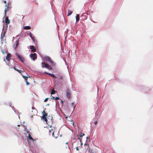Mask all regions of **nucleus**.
I'll use <instances>...</instances> for the list:
<instances>
[{
    "mask_svg": "<svg viewBox=\"0 0 153 153\" xmlns=\"http://www.w3.org/2000/svg\"><path fill=\"white\" fill-rule=\"evenodd\" d=\"M42 67L46 68L47 69H50V70H52V68L47 63L44 62H42Z\"/></svg>",
    "mask_w": 153,
    "mask_h": 153,
    "instance_id": "nucleus-1",
    "label": "nucleus"
},
{
    "mask_svg": "<svg viewBox=\"0 0 153 153\" xmlns=\"http://www.w3.org/2000/svg\"><path fill=\"white\" fill-rule=\"evenodd\" d=\"M42 113L43 114L42 118L43 119V121H45V122L47 123V117L48 116L47 114L44 111L42 112Z\"/></svg>",
    "mask_w": 153,
    "mask_h": 153,
    "instance_id": "nucleus-2",
    "label": "nucleus"
},
{
    "mask_svg": "<svg viewBox=\"0 0 153 153\" xmlns=\"http://www.w3.org/2000/svg\"><path fill=\"white\" fill-rule=\"evenodd\" d=\"M66 96L69 99L70 98L71 95V91L68 88L66 89Z\"/></svg>",
    "mask_w": 153,
    "mask_h": 153,
    "instance_id": "nucleus-3",
    "label": "nucleus"
},
{
    "mask_svg": "<svg viewBox=\"0 0 153 153\" xmlns=\"http://www.w3.org/2000/svg\"><path fill=\"white\" fill-rule=\"evenodd\" d=\"M36 56V53H31L30 55V57L31 58L32 60L34 61L37 58Z\"/></svg>",
    "mask_w": 153,
    "mask_h": 153,
    "instance_id": "nucleus-4",
    "label": "nucleus"
},
{
    "mask_svg": "<svg viewBox=\"0 0 153 153\" xmlns=\"http://www.w3.org/2000/svg\"><path fill=\"white\" fill-rule=\"evenodd\" d=\"M5 22L6 23V27H7V24L10 23V21L7 16L5 17Z\"/></svg>",
    "mask_w": 153,
    "mask_h": 153,
    "instance_id": "nucleus-5",
    "label": "nucleus"
},
{
    "mask_svg": "<svg viewBox=\"0 0 153 153\" xmlns=\"http://www.w3.org/2000/svg\"><path fill=\"white\" fill-rule=\"evenodd\" d=\"M16 43V46L14 47V48L15 50H16L17 47H18L19 44V39H17L15 42Z\"/></svg>",
    "mask_w": 153,
    "mask_h": 153,
    "instance_id": "nucleus-6",
    "label": "nucleus"
},
{
    "mask_svg": "<svg viewBox=\"0 0 153 153\" xmlns=\"http://www.w3.org/2000/svg\"><path fill=\"white\" fill-rule=\"evenodd\" d=\"M30 49L31 50V52H34L36 51V49L33 45L30 46Z\"/></svg>",
    "mask_w": 153,
    "mask_h": 153,
    "instance_id": "nucleus-7",
    "label": "nucleus"
},
{
    "mask_svg": "<svg viewBox=\"0 0 153 153\" xmlns=\"http://www.w3.org/2000/svg\"><path fill=\"white\" fill-rule=\"evenodd\" d=\"M44 58L45 60H46V61H48L49 62L50 61V60H51L50 58L48 56H45Z\"/></svg>",
    "mask_w": 153,
    "mask_h": 153,
    "instance_id": "nucleus-8",
    "label": "nucleus"
},
{
    "mask_svg": "<svg viewBox=\"0 0 153 153\" xmlns=\"http://www.w3.org/2000/svg\"><path fill=\"white\" fill-rule=\"evenodd\" d=\"M76 22H78L79 20V14H76Z\"/></svg>",
    "mask_w": 153,
    "mask_h": 153,
    "instance_id": "nucleus-9",
    "label": "nucleus"
},
{
    "mask_svg": "<svg viewBox=\"0 0 153 153\" xmlns=\"http://www.w3.org/2000/svg\"><path fill=\"white\" fill-rule=\"evenodd\" d=\"M31 29V27L29 26H26L24 27V29L25 30H30Z\"/></svg>",
    "mask_w": 153,
    "mask_h": 153,
    "instance_id": "nucleus-10",
    "label": "nucleus"
},
{
    "mask_svg": "<svg viewBox=\"0 0 153 153\" xmlns=\"http://www.w3.org/2000/svg\"><path fill=\"white\" fill-rule=\"evenodd\" d=\"M10 56L9 55V54H7V56H6V59L7 61H10Z\"/></svg>",
    "mask_w": 153,
    "mask_h": 153,
    "instance_id": "nucleus-11",
    "label": "nucleus"
},
{
    "mask_svg": "<svg viewBox=\"0 0 153 153\" xmlns=\"http://www.w3.org/2000/svg\"><path fill=\"white\" fill-rule=\"evenodd\" d=\"M28 35H29V36H30L31 39H33L34 38V37L32 36L31 33L29 31L28 32Z\"/></svg>",
    "mask_w": 153,
    "mask_h": 153,
    "instance_id": "nucleus-12",
    "label": "nucleus"
},
{
    "mask_svg": "<svg viewBox=\"0 0 153 153\" xmlns=\"http://www.w3.org/2000/svg\"><path fill=\"white\" fill-rule=\"evenodd\" d=\"M8 4H9V3H8L7 4V5H5V6L6 7H7V8H6L5 10H4V14H5V15H6V11H8V10L7 9L8 8Z\"/></svg>",
    "mask_w": 153,
    "mask_h": 153,
    "instance_id": "nucleus-13",
    "label": "nucleus"
},
{
    "mask_svg": "<svg viewBox=\"0 0 153 153\" xmlns=\"http://www.w3.org/2000/svg\"><path fill=\"white\" fill-rule=\"evenodd\" d=\"M72 13V11L68 10V16H69L70 15H71Z\"/></svg>",
    "mask_w": 153,
    "mask_h": 153,
    "instance_id": "nucleus-14",
    "label": "nucleus"
},
{
    "mask_svg": "<svg viewBox=\"0 0 153 153\" xmlns=\"http://www.w3.org/2000/svg\"><path fill=\"white\" fill-rule=\"evenodd\" d=\"M56 91L54 90V89H53L51 91V94H54L55 93Z\"/></svg>",
    "mask_w": 153,
    "mask_h": 153,
    "instance_id": "nucleus-15",
    "label": "nucleus"
},
{
    "mask_svg": "<svg viewBox=\"0 0 153 153\" xmlns=\"http://www.w3.org/2000/svg\"><path fill=\"white\" fill-rule=\"evenodd\" d=\"M23 77L25 79V80H27V78L28 77H29V76H25L24 75H22Z\"/></svg>",
    "mask_w": 153,
    "mask_h": 153,
    "instance_id": "nucleus-16",
    "label": "nucleus"
},
{
    "mask_svg": "<svg viewBox=\"0 0 153 153\" xmlns=\"http://www.w3.org/2000/svg\"><path fill=\"white\" fill-rule=\"evenodd\" d=\"M80 133H81L80 135H77V136H79V137H82L83 136L85 135V134L84 133L82 134V132H81Z\"/></svg>",
    "mask_w": 153,
    "mask_h": 153,
    "instance_id": "nucleus-17",
    "label": "nucleus"
},
{
    "mask_svg": "<svg viewBox=\"0 0 153 153\" xmlns=\"http://www.w3.org/2000/svg\"><path fill=\"white\" fill-rule=\"evenodd\" d=\"M49 62H50L51 65H52V66H54L55 65V64L53 63V62L51 61V60Z\"/></svg>",
    "mask_w": 153,
    "mask_h": 153,
    "instance_id": "nucleus-18",
    "label": "nucleus"
},
{
    "mask_svg": "<svg viewBox=\"0 0 153 153\" xmlns=\"http://www.w3.org/2000/svg\"><path fill=\"white\" fill-rule=\"evenodd\" d=\"M28 138L31 140H32L33 141V138L31 136L30 134H29L28 136Z\"/></svg>",
    "mask_w": 153,
    "mask_h": 153,
    "instance_id": "nucleus-19",
    "label": "nucleus"
},
{
    "mask_svg": "<svg viewBox=\"0 0 153 153\" xmlns=\"http://www.w3.org/2000/svg\"><path fill=\"white\" fill-rule=\"evenodd\" d=\"M16 56H17V57L19 58V59H20V58L21 57L17 53H16Z\"/></svg>",
    "mask_w": 153,
    "mask_h": 153,
    "instance_id": "nucleus-20",
    "label": "nucleus"
},
{
    "mask_svg": "<svg viewBox=\"0 0 153 153\" xmlns=\"http://www.w3.org/2000/svg\"><path fill=\"white\" fill-rule=\"evenodd\" d=\"M44 74H48L50 76H51V75H52V74H51V73H48V72H45L44 73Z\"/></svg>",
    "mask_w": 153,
    "mask_h": 153,
    "instance_id": "nucleus-21",
    "label": "nucleus"
},
{
    "mask_svg": "<svg viewBox=\"0 0 153 153\" xmlns=\"http://www.w3.org/2000/svg\"><path fill=\"white\" fill-rule=\"evenodd\" d=\"M19 59L20 60V61L22 62H24V58H23L22 59V58L21 57L20 58V59Z\"/></svg>",
    "mask_w": 153,
    "mask_h": 153,
    "instance_id": "nucleus-22",
    "label": "nucleus"
},
{
    "mask_svg": "<svg viewBox=\"0 0 153 153\" xmlns=\"http://www.w3.org/2000/svg\"><path fill=\"white\" fill-rule=\"evenodd\" d=\"M19 59L20 60V61L22 62H24V58H23L22 59V58L21 57L20 58V59Z\"/></svg>",
    "mask_w": 153,
    "mask_h": 153,
    "instance_id": "nucleus-23",
    "label": "nucleus"
},
{
    "mask_svg": "<svg viewBox=\"0 0 153 153\" xmlns=\"http://www.w3.org/2000/svg\"><path fill=\"white\" fill-rule=\"evenodd\" d=\"M48 119H50L51 120H52V119H53V117L52 116H48Z\"/></svg>",
    "mask_w": 153,
    "mask_h": 153,
    "instance_id": "nucleus-24",
    "label": "nucleus"
},
{
    "mask_svg": "<svg viewBox=\"0 0 153 153\" xmlns=\"http://www.w3.org/2000/svg\"><path fill=\"white\" fill-rule=\"evenodd\" d=\"M51 76L53 77V78H56V75H54V74H52V75H51Z\"/></svg>",
    "mask_w": 153,
    "mask_h": 153,
    "instance_id": "nucleus-25",
    "label": "nucleus"
},
{
    "mask_svg": "<svg viewBox=\"0 0 153 153\" xmlns=\"http://www.w3.org/2000/svg\"><path fill=\"white\" fill-rule=\"evenodd\" d=\"M63 79V76H60L58 77L59 79H60L61 80H62Z\"/></svg>",
    "mask_w": 153,
    "mask_h": 153,
    "instance_id": "nucleus-26",
    "label": "nucleus"
},
{
    "mask_svg": "<svg viewBox=\"0 0 153 153\" xmlns=\"http://www.w3.org/2000/svg\"><path fill=\"white\" fill-rule=\"evenodd\" d=\"M78 137V139L79 140V141L80 142H82L81 141V139L80 138V137H79V136H77Z\"/></svg>",
    "mask_w": 153,
    "mask_h": 153,
    "instance_id": "nucleus-27",
    "label": "nucleus"
},
{
    "mask_svg": "<svg viewBox=\"0 0 153 153\" xmlns=\"http://www.w3.org/2000/svg\"><path fill=\"white\" fill-rule=\"evenodd\" d=\"M59 98L58 97H56L55 98V100H59Z\"/></svg>",
    "mask_w": 153,
    "mask_h": 153,
    "instance_id": "nucleus-28",
    "label": "nucleus"
},
{
    "mask_svg": "<svg viewBox=\"0 0 153 153\" xmlns=\"http://www.w3.org/2000/svg\"><path fill=\"white\" fill-rule=\"evenodd\" d=\"M48 98H46V99L45 100H44V102H47V101H48Z\"/></svg>",
    "mask_w": 153,
    "mask_h": 153,
    "instance_id": "nucleus-29",
    "label": "nucleus"
},
{
    "mask_svg": "<svg viewBox=\"0 0 153 153\" xmlns=\"http://www.w3.org/2000/svg\"><path fill=\"white\" fill-rule=\"evenodd\" d=\"M26 84L27 85H29V84H30L29 82H27V80H26Z\"/></svg>",
    "mask_w": 153,
    "mask_h": 153,
    "instance_id": "nucleus-30",
    "label": "nucleus"
},
{
    "mask_svg": "<svg viewBox=\"0 0 153 153\" xmlns=\"http://www.w3.org/2000/svg\"><path fill=\"white\" fill-rule=\"evenodd\" d=\"M32 109L33 110H35L36 111H37L36 110L35 108L34 107H32Z\"/></svg>",
    "mask_w": 153,
    "mask_h": 153,
    "instance_id": "nucleus-31",
    "label": "nucleus"
},
{
    "mask_svg": "<svg viewBox=\"0 0 153 153\" xmlns=\"http://www.w3.org/2000/svg\"><path fill=\"white\" fill-rule=\"evenodd\" d=\"M13 110L15 112H16V111L15 110L16 109L14 107H12Z\"/></svg>",
    "mask_w": 153,
    "mask_h": 153,
    "instance_id": "nucleus-32",
    "label": "nucleus"
},
{
    "mask_svg": "<svg viewBox=\"0 0 153 153\" xmlns=\"http://www.w3.org/2000/svg\"><path fill=\"white\" fill-rule=\"evenodd\" d=\"M51 97H52V98H51V99H52L55 100V97H53V96H52V95H51Z\"/></svg>",
    "mask_w": 153,
    "mask_h": 153,
    "instance_id": "nucleus-33",
    "label": "nucleus"
},
{
    "mask_svg": "<svg viewBox=\"0 0 153 153\" xmlns=\"http://www.w3.org/2000/svg\"><path fill=\"white\" fill-rule=\"evenodd\" d=\"M6 33V31H4L3 32V33H4V34L3 35V36H5V34Z\"/></svg>",
    "mask_w": 153,
    "mask_h": 153,
    "instance_id": "nucleus-34",
    "label": "nucleus"
},
{
    "mask_svg": "<svg viewBox=\"0 0 153 153\" xmlns=\"http://www.w3.org/2000/svg\"><path fill=\"white\" fill-rule=\"evenodd\" d=\"M80 142V146H81V148H82V145L83 143H82V142Z\"/></svg>",
    "mask_w": 153,
    "mask_h": 153,
    "instance_id": "nucleus-35",
    "label": "nucleus"
},
{
    "mask_svg": "<svg viewBox=\"0 0 153 153\" xmlns=\"http://www.w3.org/2000/svg\"><path fill=\"white\" fill-rule=\"evenodd\" d=\"M15 113L17 114H19V112L18 111H16V112Z\"/></svg>",
    "mask_w": 153,
    "mask_h": 153,
    "instance_id": "nucleus-36",
    "label": "nucleus"
},
{
    "mask_svg": "<svg viewBox=\"0 0 153 153\" xmlns=\"http://www.w3.org/2000/svg\"><path fill=\"white\" fill-rule=\"evenodd\" d=\"M76 150L77 151L79 150V149L78 146H76Z\"/></svg>",
    "mask_w": 153,
    "mask_h": 153,
    "instance_id": "nucleus-37",
    "label": "nucleus"
},
{
    "mask_svg": "<svg viewBox=\"0 0 153 153\" xmlns=\"http://www.w3.org/2000/svg\"><path fill=\"white\" fill-rule=\"evenodd\" d=\"M97 123V121H95V122H94V124H95V125H96Z\"/></svg>",
    "mask_w": 153,
    "mask_h": 153,
    "instance_id": "nucleus-38",
    "label": "nucleus"
},
{
    "mask_svg": "<svg viewBox=\"0 0 153 153\" xmlns=\"http://www.w3.org/2000/svg\"><path fill=\"white\" fill-rule=\"evenodd\" d=\"M53 130V129H52L51 130H49V134H50V133H51V131Z\"/></svg>",
    "mask_w": 153,
    "mask_h": 153,
    "instance_id": "nucleus-39",
    "label": "nucleus"
},
{
    "mask_svg": "<svg viewBox=\"0 0 153 153\" xmlns=\"http://www.w3.org/2000/svg\"><path fill=\"white\" fill-rule=\"evenodd\" d=\"M52 136L54 137V132H52Z\"/></svg>",
    "mask_w": 153,
    "mask_h": 153,
    "instance_id": "nucleus-40",
    "label": "nucleus"
},
{
    "mask_svg": "<svg viewBox=\"0 0 153 153\" xmlns=\"http://www.w3.org/2000/svg\"><path fill=\"white\" fill-rule=\"evenodd\" d=\"M61 102L62 103V104H63V102H63V100H61Z\"/></svg>",
    "mask_w": 153,
    "mask_h": 153,
    "instance_id": "nucleus-41",
    "label": "nucleus"
},
{
    "mask_svg": "<svg viewBox=\"0 0 153 153\" xmlns=\"http://www.w3.org/2000/svg\"><path fill=\"white\" fill-rule=\"evenodd\" d=\"M74 124H75V123H74H74H72V125H73V126H74Z\"/></svg>",
    "mask_w": 153,
    "mask_h": 153,
    "instance_id": "nucleus-42",
    "label": "nucleus"
},
{
    "mask_svg": "<svg viewBox=\"0 0 153 153\" xmlns=\"http://www.w3.org/2000/svg\"><path fill=\"white\" fill-rule=\"evenodd\" d=\"M32 40L33 41V42H35V40H34V38L33 39H32Z\"/></svg>",
    "mask_w": 153,
    "mask_h": 153,
    "instance_id": "nucleus-43",
    "label": "nucleus"
},
{
    "mask_svg": "<svg viewBox=\"0 0 153 153\" xmlns=\"http://www.w3.org/2000/svg\"><path fill=\"white\" fill-rule=\"evenodd\" d=\"M4 2L5 3H6V0H4Z\"/></svg>",
    "mask_w": 153,
    "mask_h": 153,
    "instance_id": "nucleus-44",
    "label": "nucleus"
},
{
    "mask_svg": "<svg viewBox=\"0 0 153 153\" xmlns=\"http://www.w3.org/2000/svg\"><path fill=\"white\" fill-rule=\"evenodd\" d=\"M14 70H16L17 71L18 70L16 69V68L15 67L14 68Z\"/></svg>",
    "mask_w": 153,
    "mask_h": 153,
    "instance_id": "nucleus-45",
    "label": "nucleus"
},
{
    "mask_svg": "<svg viewBox=\"0 0 153 153\" xmlns=\"http://www.w3.org/2000/svg\"><path fill=\"white\" fill-rule=\"evenodd\" d=\"M17 71H18L19 73H21V72L20 71H19V70H17Z\"/></svg>",
    "mask_w": 153,
    "mask_h": 153,
    "instance_id": "nucleus-46",
    "label": "nucleus"
},
{
    "mask_svg": "<svg viewBox=\"0 0 153 153\" xmlns=\"http://www.w3.org/2000/svg\"><path fill=\"white\" fill-rule=\"evenodd\" d=\"M4 25H3V29H2V30H3V29H4Z\"/></svg>",
    "mask_w": 153,
    "mask_h": 153,
    "instance_id": "nucleus-47",
    "label": "nucleus"
},
{
    "mask_svg": "<svg viewBox=\"0 0 153 153\" xmlns=\"http://www.w3.org/2000/svg\"><path fill=\"white\" fill-rule=\"evenodd\" d=\"M71 104L73 106H74V103L73 102Z\"/></svg>",
    "mask_w": 153,
    "mask_h": 153,
    "instance_id": "nucleus-48",
    "label": "nucleus"
},
{
    "mask_svg": "<svg viewBox=\"0 0 153 153\" xmlns=\"http://www.w3.org/2000/svg\"><path fill=\"white\" fill-rule=\"evenodd\" d=\"M11 103L9 105H10V106H11Z\"/></svg>",
    "mask_w": 153,
    "mask_h": 153,
    "instance_id": "nucleus-49",
    "label": "nucleus"
},
{
    "mask_svg": "<svg viewBox=\"0 0 153 153\" xmlns=\"http://www.w3.org/2000/svg\"><path fill=\"white\" fill-rule=\"evenodd\" d=\"M57 137H57V136H56V137H55L56 139L57 138Z\"/></svg>",
    "mask_w": 153,
    "mask_h": 153,
    "instance_id": "nucleus-50",
    "label": "nucleus"
},
{
    "mask_svg": "<svg viewBox=\"0 0 153 153\" xmlns=\"http://www.w3.org/2000/svg\"><path fill=\"white\" fill-rule=\"evenodd\" d=\"M95 114H96V116H97V112H96V113H95Z\"/></svg>",
    "mask_w": 153,
    "mask_h": 153,
    "instance_id": "nucleus-51",
    "label": "nucleus"
},
{
    "mask_svg": "<svg viewBox=\"0 0 153 153\" xmlns=\"http://www.w3.org/2000/svg\"><path fill=\"white\" fill-rule=\"evenodd\" d=\"M49 105V104H47V105Z\"/></svg>",
    "mask_w": 153,
    "mask_h": 153,
    "instance_id": "nucleus-52",
    "label": "nucleus"
},
{
    "mask_svg": "<svg viewBox=\"0 0 153 153\" xmlns=\"http://www.w3.org/2000/svg\"><path fill=\"white\" fill-rule=\"evenodd\" d=\"M88 137H86V139H88Z\"/></svg>",
    "mask_w": 153,
    "mask_h": 153,
    "instance_id": "nucleus-53",
    "label": "nucleus"
},
{
    "mask_svg": "<svg viewBox=\"0 0 153 153\" xmlns=\"http://www.w3.org/2000/svg\"><path fill=\"white\" fill-rule=\"evenodd\" d=\"M68 144V142H67L66 143V144Z\"/></svg>",
    "mask_w": 153,
    "mask_h": 153,
    "instance_id": "nucleus-54",
    "label": "nucleus"
},
{
    "mask_svg": "<svg viewBox=\"0 0 153 153\" xmlns=\"http://www.w3.org/2000/svg\"><path fill=\"white\" fill-rule=\"evenodd\" d=\"M74 108H75V107L74 106Z\"/></svg>",
    "mask_w": 153,
    "mask_h": 153,
    "instance_id": "nucleus-55",
    "label": "nucleus"
},
{
    "mask_svg": "<svg viewBox=\"0 0 153 153\" xmlns=\"http://www.w3.org/2000/svg\"><path fill=\"white\" fill-rule=\"evenodd\" d=\"M19 126V125H17V126Z\"/></svg>",
    "mask_w": 153,
    "mask_h": 153,
    "instance_id": "nucleus-56",
    "label": "nucleus"
},
{
    "mask_svg": "<svg viewBox=\"0 0 153 153\" xmlns=\"http://www.w3.org/2000/svg\"><path fill=\"white\" fill-rule=\"evenodd\" d=\"M71 85H72V84H71Z\"/></svg>",
    "mask_w": 153,
    "mask_h": 153,
    "instance_id": "nucleus-57",
    "label": "nucleus"
}]
</instances>
